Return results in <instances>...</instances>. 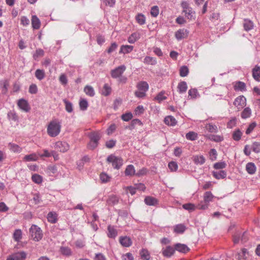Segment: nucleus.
Instances as JSON below:
<instances>
[{
    "label": "nucleus",
    "mask_w": 260,
    "mask_h": 260,
    "mask_svg": "<svg viewBox=\"0 0 260 260\" xmlns=\"http://www.w3.org/2000/svg\"><path fill=\"white\" fill-rule=\"evenodd\" d=\"M87 136L90 139V141L87 144V147L90 150H93L99 145V141L101 138V134L99 132L93 131L89 133Z\"/></svg>",
    "instance_id": "1"
},
{
    "label": "nucleus",
    "mask_w": 260,
    "mask_h": 260,
    "mask_svg": "<svg viewBox=\"0 0 260 260\" xmlns=\"http://www.w3.org/2000/svg\"><path fill=\"white\" fill-rule=\"evenodd\" d=\"M60 128V122L57 119L53 120L48 125V134L51 137H55L59 134Z\"/></svg>",
    "instance_id": "2"
},
{
    "label": "nucleus",
    "mask_w": 260,
    "mask_h": 260,
    "mask_svg": "<svg viewBox=\"0 0 260 260\" xmlns=\"http://www.w3.org/2000/svg\"><path fill=\"white\" fill-rule=\"evenodd\" d=\"M29 235L35 241H39L43 237L41 228L35 224L32 225L29 229Z\"/></svg>",
    "instance_id": "3"
},
{
    "label": "nucleus",
    "mask_w": 260,
    "mask_h": 260,
    "mask_svg": "<svg viewBox=\"0 0 260 260\" xmlns=\"http://www.w3.org/2000/svg\"><path fill=\"white\" fill-rule=\"evenodd\" d=\"M181 6L182 8L183 13H184L185 17L189 20L194 19L195 12L193 11L192 8H191L189 4L186 2L183 1L181 3Z\"/></svg>",
    "instance_id": "4"
},
{
    "label": "nucleus",
    "mask_w": 260,
    "mask_h": 260,
    "mask_svg": "<svg viewBox=\"0 0 260 260\" xmlns=\"http://www.w3.org/2000/svg\"><path fill=\"white\" fill-rule=\"evenodd\" d=\"M108 162L111 163L113 167L116 169H119L123 164V159L114 155L111 154L107 158Z\"/></svg>",
    "instance_id": "5"
},
{
    "label": "nucleus",
    "mask_w": 260,
    "mask_h": 260,
    "mask_svg": "<svg viewBox=\"0 0 260 260\" xmlns=\"http://www.w3.org/2000/svg\"><path fill=\"white\" fill-rule=\"evenodd\" d=\"M26 253L24 251H19L9 255L6 260H25Z\"/></svg>",
    "instance_id": "6"
},
{
    "label": "nucleus",
    "mask_w": 260,
    "mask_h": 260,
    "mask_svg": "<svg viewBox=\"0 0 260 260\" xmlns=\"http://www.w3.org/2000/svg\"><path fill=\"white\" fill-rule=\"evenodd\" d=\"M126 67L124 65L118 67L111 71V75L113 78H117L121 77L123 72L125 71Z\"/></svg>",
    "instance_id": "7"
},
{
    "label": "nucleus",
    "mask_w": 260,
    "mask_h": 260,
    "mask_svg": "<svg viewBox=\"0 0 260 260\" xmlns=\"http://www.w3.org/2000/svg\"><path fill=\"white\" fill-rule=\"evenodd\" d=\"M234 104L238 110L242 109L246 105V98L243 95L239 96L235 99Z\"/></svg>",
    "instance_id": "8"
},
{
    "label": "nucleus",
    "mask_w": 260,
    "mask_h": 260,
    "mask_svg": "<svg viewBox=\"0 0 260 260\" xmlns=\"http://www.w3.org/2000/svg\"><path fill=\"white\" fill-rule=\"evenodd\" d=\"M55 148L60 152H65L69 149V145L66 142L58 141L55 144Z\"/></svg>",
    "instance_id": "9"
},
{
    "label": "nucleus",
    "mask_w": 260,
    "mask_h": 260,
    "mask_svg": "<svg viewBox=\"0 0 260 260\" xmlns=\"http://www.w3.org/2000/svg\"><path fill=\"white\" fill-rule=\"evenodd\" d=\"M188 34L189 31L186 29H179L175 32V37L178 40H180L187 38Z\"/></svg>",
    "instance_id": "10"
},
{
    "label": "nucleus",
    "mask_w": 260,
    "mask_h": 260,
    "mask_svg": "<svg viewBox=\"0 0 260 260\" xmlns=\"http://www.w3.org/2000/svg\"><path fill=\"white\" fill-rule=\"evenodd\" d=\"M119 242L122 246L125 247H128L132 244L131 239L127 236L120 237L119 238Z\"/></svg>",
    "instance_id": "11"
},
{
    "label": "nucleus",
    "mask_w": 260,
    "mask_h": 260,
    "mask_svg": "<svg viewBox=\"0 0 260 260\" xmlns=\"http://www.w3.org/2000/svg\"><path fill=\"white\" fill-rule=\"evenodd\" d=\"M107 230V236L109 238L115 239L117 236V231L114 226L109 225Z\"/></svg>",
    "instance_id": "12"
},
{
    "label": "nucleus",
    "mask_w": 260,
    "mask_h": 260,
    "mask_svg": "<svg viewBox=\"0 0 260 260\" xmlns=\"http://www.w3.org/2000/svg\"><path fill=\"white\" fill-rule=\"evenodd\" d=\"M175 251V247L168 246L165 249H162V253L164 256L169 257L174 253Z\"/></svg>",
    "instance_id": "13"
},
{
    "label": "nucleus",
    "mask_w": 260,
    "mask_h": 260,
    "mask_svg": "<svg viewBox=\"0 0 260 260\" xmlns=\"http://www.w3.org/2000/svg\"><path fill=\"white\" fill-rule=\"evenodd\" d=\"M119 202V198L115 195H111L109 196L107 200V205L108 206H113L116 205Z\"/></svg>",
    "instance_id": "14"
},
{
    "label": "nucleus",
    "mask_w": 260,
    "mask_h": 260,
    "mask_svg": "<svg viewBox=\"0 0 260 260\" xmlns=\"http://www.w3.org/2000/svg\"><path fill=\"white\" fill-rule=\"evenodd\" d=\"M175 250L182 253H186L189 250V248L185 244L177 243L174 245Z\"/></svg>",
    "instance_id": "15"
},
{
    "label": "nucleus",
    "mask_w": 260,
    "mask_h": 260,
    "mask_svg": "<svg viewBox=\"0 0 260 260\" xmlns=\"http://www.w3.org/2000/svg\"><path fill=\"white\" fill-rule=\"evenodd\" d=\"M252 72L254 79L257 82H260V67L255 66L252 69Z\"/></svg>",
    "instance_id": "16"
},
{
    "label": "nucleus",
    "mask_w": 260,
    "mask_h": 260,
    "mask_svg": "<svg viewBox=\"0 0 260 260\" xmlns=\"http://www.w3.org/2000/svg\"><path fill=\"white\" fill-rule=\"evenodd\" d=\"M31 25L34 29H38L41 26V22L38 17L36 15L32 16Z\"/></svg>",
    "instance_id": "17"
},
{
    "label": "nucleus",
    "mask_w": 260,
    "mask_h": 260,
    "mask_svg": "<svg viewBox=\"0 0 260 260\" xmlns=\"http://www.w3.org/2000/svg\"><path fill=\"white\" fill-rule=\"evenodd\" d=\"M164 122L167 125L170 126H174L177 123V120L171 115L166 116L165 118Z\"/></svg>",
    "instance_id": "18"
},
{
    "label": "nucleus",
    "mask_w": 260,
    "mask_h": 260,
    "mask_svg": "<svg viewBox=\"0 0 260 260\" xmlns=\"http://www.w3.org/2000/svg\"><path fill=\"white\" fill-rule=\"evenodd\" d=\"M134 49V47L131 45H123L120 47V49L119 51V53L126 54L131 52Z\"/></svg>",
    "instance_id": "19"
},
{
    "label": "nucleus",
    "mask_w": 260,
    "mask_h": 260,
    "mask_svg": "<svg viewBox=\"0 0 260 260\" xmlns=\"http://www.w3.org/2000/svg\"><path fill=\"white\" fill-rule=\"evenodd\" d=\"M145 203L149 206H155L157 204V199L152 197L148 196L145 198Z\"/></svg>",
    "instance_id": "20"
},
{
    "label": "nucleus",
    "mask_w": 260,
    "mask_h": 260,
    "mask_svg": "<svg viewBox=\"0 0 260 260\" xmlns=\"http://www.w3.org/2000/svg\"><path fill=\"white\" fill-rule=\"evenodd\" d=\"M213 176L217 179H223L226 176V172L223 170L219 171H213L212 172Z\"/></svg>",
    "instance_id": "21"
},
{
    "label": "nucleus",
    "mask_w": 260,
    "mask_h": 260,
    "mask_svg": "<svg viewBox=\"0 0 260 260\" xmlns=\"http://www.w3.org/2000/svg\"><path fill=\"white\" fill-rule=\"evenodd\" d=\"M234 88L236 91H243L246 90V85L243 82L238 81L235 83Z\"/></svg>",
    "instance_id": "22"
},
{
    "label": "nucleus",
    "mask_w": 260,
    "mask_h": 260,
    "mask_svg": "<svg viewBox=\"0 0 260 260\" xmlns=\"http://www.w3.org/2000/svg\"><path fill=\"white\" fill-rule=\"evenodd\" d=\"M178 91L180 93H185L187 89V85L186 82L181 81L177 86Z\"/></svg>",
    "instance_id": "23"
},
{
    "label": "nucleus",
    "mask_w": 260,
    "mask_h": 260,
    "mask_svg": "<svg viewBox=\"0 0 260 260\" xmlns=\"http://www.w3.org/2000/svg\"><path fill=\"white\" fill-rule=\"evenodd\" d=\"M18 105L20 108L23 110L25 112H27L28 111L29 106L26 100L23 99L19 100Z\"/></svg>",
    "instance_id": "24"
},
{
    "label": "nucleus",
    "mask_w": 260,
    "mask_h": 260,
    "mask_svg": "<svg viewBox=\"0 0 260 260\" xmlns=\"http://www.w3.org/2000/svg\"><path fill=\"white\" fill-rule=\"evenodd\" d=\"M246 170L249 174H253L256 171V167L254 163L248 162L246 165Z\"/></svg>",
    "instance_id": "25"
},
{
    "label": "nucleus",
    "mask_w": 260,
    "mask_h": 260,
    "mask_svg": "<svg viewBox=\"0 0 260 260\" xmlns=\"http://www.w3.org/2000/svg\"><path fill=\"white\" fill-rule=\"evenodd\" d=\"M124 173L125 176H132L136 175L135 169L134 166L132 165H128L125 169Z\"/></svg>",
    "instance_id": "26"
},
{
    "label": "nucleus",
    "mask_w": 260,
    "mask_h": 260,
    "mask_svg": "<svg viewBox=\"0 0 260 260\" xmlns=\"http://www.w3.org/2000/svg\"><path fill=\"white\" fill-rule=\"evenodd\" d=\"M248 253L247 250L246 248H243L241 252H238L236 255V257L238 260H245L246 258V254Z\"/></svg>",
    "instance_id": "27"
},
{
    "label": "nucleus",
    "mask_w": 260,
    "mask_h": 260,
    "mask_svg": "<svg viewBox=\"0 0 260 260\" xmlns=\"http://www.w3.org/2000/svg\"><path fill=\"white\" fill-rule=\"evenodd\" d=\"M137 125H142V122L138 119H134L131 122L130 124L125 128L132 130L135 128Z\"/></svg>",
    "instance_id": "28"
},
{
    "label": "nucleus",
    "mask_w": 260,
    "mask_h": 260,
    "mask_svg": "<svg viewBox=\"0 0 260 260\" xmlns=\"http://www.w3.org/2000/svg\"><path fill=\"white\" fill-rule=\"evenodd\" d=\"M205 158L203 155H195L193 160L195 164L202 165L205 162Z\"/></svg>",
    "instance_id": "29"
},
{
    "label": "nucleus",
    "mask_w": 260,
    "mask_h": 260,
    "mask_svg": "<svg viewBox=\"0 0 260 260\" xmlns=\"http://www.w3.org/2000/svg\"><path fill=\"white\" fill-rule=\"evenodd\" d=\"M48 221L52 223H55L57 222V214L55 212H50L47 215Z\"/></svg>",
    "instance_id": "30"
},
{
    "label": "nucleus",
    "mask_w": 260,
    "mask_h": 260,
    "mask_svg": "<svg viewBox=\"0 0 260 260\" xmlns=\"http://www.w3.org/2000/svg\"><path fill=\"white\" fill-rule=\"evenodd\" d=\"M140 254L141 255L142 260H149L150 258V253L146 249H142L140 252Z\"/></svg>",
    "instance_id": "31"
},
{
    "label": "nucleus",
    "mask_w": 260,
    "mask_h": 260,
    "mask_svg": "<svg viewBox=\"0 0 260 260\" xmlns=\"http://www.w3.org/2000/svg\"><path fill=\"white\" fill-rule=\"evenodd\" d=\"M140 37V35L138 32L133 33L128 38L127 41L131 44L134 43Z\"/></svg>",
    "instance_id": "32"
},
{
    "label": "nucleus",
    "mask_w": 260,
    "mask_h": 260,
    "mask_svg": "<svg viewBox=\"0 0 260 260\" xmlns=\"http://www.w3.org/2000/svg\"><path fill=\"white\" fill-rule=\"evenodd\" d=\"M8 146L10 150L13 152L20 153L22 150L21 147L14 143H9Z\"/></svg>",
    "instance_id": "33"
},
{
    "label": "nucleus",
    "mask_w": 260,
    "mask_h": 260,
    "mask_svg": "<svg viewBox=\"0 0 260 260\" xmlns=\"http://www.w3.org/2000/svg\"><path fill=\"white\" fill-rule=\"evenodd\" d=\"M188 98L191 99H195L199 96V93L196 88H192L188 90Z\"/></svg>",
    "instance_id": "34"
},
{
    "label": "nucleus",
    "mask_w": 260,
    "mask_h": 260,
    "mask_svg": "<svg viewBox=\"0 0 260 260\" xmlns=\"http://www.w3.org/2000/svg\"><path fill=\"white\" fill-rule=\"evenodd\" d=\"M243 27L246 31L250 30L253 27V22L249 20L245 19L243 23Z\"/></svg>",
    "instance_id": "35"
},
{
    "label": "nucleus",
    "mask_w": 260,
    "mask_h": 260,
    "mask_svg": "<svg viewBox=\"0 0 260 260\" xmlns=\"http://www.w3.org/2000/svg\"><path fill=\"white\" fill-rule=\"evenodd\" d=\"M148 84L146 82L142 81L139 83L137 85V88L139 90L146 92L148 89Z\"/></svg>",
    "instance_id": "36"
},
{
    "label": "nucleus",
    "mask_w": 260,
    "mask_h": 260,
    "mask_svg": "<svg viewBox=\"0 0 260 260\" xmlns=\"http://www.w3.org/2000/svg\"><path fill=\"white\" fill-rule=\"evenodd\" d=\"M60 251L61 253L65 256H69L72 254L71 249L68 247H61Z\"/></svg>",
    "instance_id": "37"
},
{
    "label": "nucleus",
    "mask_w": 260,
    "mask_h": 260,
    "mask_svg": "<svg viewBox=\"0 0 260 260\" xmlns=\"http://www.w3.org/2000/svg\"><path fill=\"white\" fill-rule=\"evenodd\" d=\"M85 93L90 96H94L95 92L93 87L89 85H86L84 89Z\"/></svg>",
    "instance_id": "38"
},
{
    "label": "nucleus",
    "mask_w": 260,
    "mask_h": 260,
    "mask_svg": "<svg viewBox=\"0 0 260 260\" xmlns=\"http://www.w3.org/2000/svg\"><path fill=\"white\" fill-rule=\"evenodd\" d=\"M186 229V227L182 224H179L175 226L174 231L175 233L178 234L183 233Z\"/></svg>",
    "instance_id": "39"
},
{
    "label": "nucleus",
    "mask_w": 260,
    "mask_h": 260,
    "mask_svg": "<svg viewBox=\"0 0 260 260\" xmlns=\"http://www.w3.org/2000/svg\"><path fill=\"white\" fill-rule=\"evenodd\" d=\"M35 74L36 77L39 80H42L45 76V71L40 69H37L36 71Z\"/></svg>",
    "instance_id": "40"
},
{
    "label": "nucleus",
    "mask_w": 260,
    "mask_h": 260,
    "mask_svg": "<svg viewBox=\"0 0 260 260\" xmlns=\"http://www.w3.org/2000/svg\"><path fill=\"white\" fill-rule=\"evenodd\" d=\"M214 196L210 191H206L204 195V201L206 203H209L212 201Z\"/></svg>",
    "instance_id": "41"
},
{
    "label": "nucleus",
    "mask_w": 260,
    "mask_h": 260,
    "mask_svg": "<svg viewBox=\"0 0 260 260\" xmlns=\"http://www.w3.org/2000/svg\"><path fill=\"white\" fill-rule=\"evenodd\" d=\"M136 19L137 22L140 24V25H143L146 22V18L145 16L142 14H138L136 16Z\"/></svg>",
    "instance_id": "42"
},
{
    "label": "nucleus",
    "mask_w": 260,
    "mask_h": 260,
    "mask_svg": "<svg viewBox=\"0 0 260 260\" xmlns=\"http://www.w3.org/2000/svg\"><path fill=\"white\" fill-rule=\"evenodd\" d=\"M185 137L188 140L194 141L197 139L198 134L194 132H189L186 134Z\"/></svg>",
    "instance_id": "43"
},
{
    "label": "nucleus",
    "mask_w": 260,
    "mask_h": 260,
    "mask_svg": "<svg viewBox=\"0 0 260 260\" xmlns=\"http://www.w3.org/2000/svg\"><path fill=\"white\" fill-rule=\"evenodd\" d=\"M188 73V68L185 66H182L179 70V74L181 77H184L187 76Z\"/></svg>",
    "instance_id": "44"
},
{
    "label": "nucleus",
    "mask_w": 260,
    "mask_h": 260,
    "mask_svg": "<svg viewBox=\"0 0 260 260\" xmlns=\"http://www.w3.org/2000/svg\"><path fill=\"white\" fill-rule=\"evenodd\" d=\"M205 128L210 133H217L218 132L217 126L211 123L207 124L205 126Z\"/></svg>",
    "instance_id": "45"
},
{
    "label": "nucleus",
    "mask_w": 260,
    "mask_h": 260,
    "mask_svg": "<svg viewBox=\"0 0 260 260\" xmlns=\"http://www.w3.org/2000/svg\"><path fill=\"white\" fill-rule=\"evenodd\" d=\"M111 88L108 84L104 85L103 89L102 91V94L105 96H107L111 93Z\"/></svg>",
    "instance_id": "46"
},
{
    "label": "nucleus",
    "mask_w": 260,
    "mask_h": 260,
    "mask_svg": "<svg viewBox=\"0 0 260 260\" xmlns=\"http://www.w3.org/2000/svg\"><path fill=\"white\" fill-rule=\"evenodd\" d=\"M13 238L15 241L18 242L22 238V232L20 230H16L13 234Z\"/></svg>",
    "instance_id": "47"
},
{
    "label": "nucleus",
    "mask_w": 260,
    "mask_h": 260,
    "mask_svg": "<svg viewBox=\"0 0 260 260\" xmlns=\"http://www.w3.org/2000/svg\"><path fill=\"white\" fill-rule=\"evenodd\" d=\"M38 156L35 153H32L29 155H25L23 159L26 161H36L38 159Z\"/></svg>",
    "instance_id": "48"
},
{
    "label": "nucleus",
    "mask_w": 260,
    "mask_h": 260,
    "mask_svg": "<svg viewBox=\"0 0 260 260\" xmlns=\"http://www.w3.org/2000/svg\"><path fill=\"white\" fill-rule=\"evenodd\" d=\"M208 138L210 140L216 142H221L223 140V137L219 135H210Z\"/></svg>",
    "instance_id": "49"
},
{
    "label": "nucleus",
    "mask_w": 260,
    "mask_h": 260,
    "mask_svg": "<svg viewBox=\"0 0 260 260\" xmlns=\"http://www.w3.org/2000/svg\"><path fill=\"white\" fill-rule=\"evenodd\" d=\"M165 91H161L159 92L155 98V100L158 101L159 103L167 99V96L165 95Z\"/></svg>",
    "instance_id": "50"
},
{
    "label": "nucleus",
    "mask_w": 260,
    "mask_h": 260,
    "mask_svg": "<svg viewBox=\"0 0 260 260\" xmlns=\"http://www.w3.org/2000/svg\"><path fill=\"white\" fill-rule=\"evenodd\" d=\"M144 62L146 64H150L151 65H154L156 63V59L150 56H146L144 59Z\"/></svg>",
    "instance_id": "51"
},
{
    "label": "nucleus",
    "mask_w": 260,
    "mask_h": 260,
    "mask_svg": "<svg viewBox=\"0 0 260 260\" xmlns=\"http://www.w3.org/2000/svg\"><path fill=\"white\" fill-rule=\"evenodd\" d=\"M31 179L33 182L37 184H40L42 182V177L38 174H34L31 177Z\"/></svg>",
    "instance_id": "52"
},
{
    "label": "nucleus",
    "mask_w": 260,
    "mask_h": 260,
    "mask_svg": "<svg viewBox=\"0 0 260 260\" xmlns=\"http://www.w3.org/2000/svg\"><path fill=\"white\" fill-rule=\"evenodd\" d=\"M44 55V51L41 49H38L36 50L33 55L34 59L37 60L39 57H42Z\"/></svg>",
    "instance_id": "53"
},
{
    "label": "nucleus",
    "mask_w": 260,
    "mask_h": 260,
    "mask_svg": "<svg viewBox=\"0 0 260 260\" xmlns=\"http://www.w3.org/2000/svg\"><path fill=\"white\" fill-rule=\"evenodd\" d=\"M242 136V133L238 129L235 131L233 134V138L235 141H239Z\"/></svg>",
    "instance_id": "54"
},
{
    "label": "nucleus",
    "mask_w": 260,
    "mask_h": 260,
    "mask_svg": "<svg viewBox=\"0 0 260 260\" xmlns=\"http://www.w3.org/2000/svg\"><path fill=\"white\" fill-rule=\"evenodd\" d=\"M159 11L158 7L156 6H154L151 8L150 14L152 16L154 17H156L159 14Z\"/></svg>",
    "instance_id": "55"
},
{
    "label": "nucleus",
    "mask_w": 260,
    "mask_h": 260,
    "mask_svg": "<svg viewBox=\"0 0 260 260\" xmlns=\"http://www.w3.org/2000/svg\"><path fill=\"white\" fill-rule=\"evenodd\" d=\"M79 106L81 110H86L88 107L87 101L85 99H81L79 102Z\"/></svg>",
    "instance_id": "56"
},
{
    "label": "nucleus",
    "mask_w": 260,
    "mask_h": 260,
    "mask_svg": "<svg viewBox=\"0 0 260 260\" xmlns=\"http://www.w3.org/2000/svg\"><path fill=\"white\" fill-rule=\"evenodd\" d=\"M217 151L215 149L213 148L210 150L209 156H210V158L211 160H216L217 158Z\"/></svg>",
    "instance_id": "57"
},
{
    "label": "nucleus",
    "mask_w": 260,
    "mask_h": 260,
    "mask_svg": "<svg viewBox=\"0 0 260 260\" xmlns=\"http://www.w3.org/2000/svg\"><path fill=\"white\" fill-rule=\"evenodd\" d=\"M168 167L171 171H176L178 169V165L175 161H171L169 163Z\"/></svg>",
    "instance_id": "58"
},
{
    "label": "nucleus",
    "mask_w": 260,
    "mask_h": 260,
    "mask_svg": "<svg viewBox=\"0 0 260 260\" xmlns=\"http://www.w3.org/2000/svg\"><path fill=\"white\" fill-rule=\"evenodd\" d=\"M20 24L23 26H28L29 24V20L26 16H22L20 18Z\"/></svg>",
    "instance_id": "59"
},
{
    "label": "nucleus",
    "mask_w": 260,
    "mask_h": 260,
    "mask_svg": "<svg viewBox=\"0 0 260 260\" xmlns=\"http://www.w3.org/2000/svg\"><path fill=\"white\" fill-rule=\"evenodd\" d=\"M100 179L102 182L106 183L110 181V177L107 174L103 173L100 175Z\"/></svg>",
    "instance_id": "60"
},
{
    "label": "nucleus",
    "mask_w": 260,
    "mask_h": 260,
    "mask_svg": "<svg viewBox=\"0 0 260 260\" xmlns=\"http://www.w3.org/2000/svg\"><path fill=\"white\" fill-rule=\"evenodd\" d=\"M182 207L188 211H193L195 209V206L191 203H187L183 205Z\"/></svg>",
    "instance_id": "61"
},
{
    "label": "nucleus",
    "mask_w": 260,
    "mask_h": 260,
    "mask_svg": "<svg viewBox=\"0 0 260 260\" xmlns=\"http://www.w3.org/2000/svg\"><path fill=\"white\" fill-rule=\"evenodd\" d=\"M252 149L253 151L255 153H258L260 152V143L254 142L253 143L252 146Z\"/></svg>",
    "instance_id": "62"
},
{
    "label": "nucleus",
    "mask_w": 260,
    "mask_h": 260,
    "mask_svg": "<svg viewBox=\"0 0 260 260\" xmlns=\"http://www.w3.org/2000/svg\"><path fill=\"white\" fill-rule=\"evenodd\" d=\"M226 167V164L224 161L218 162L214 165V168L215 169H221L225 168Z\"/></svg>",
    "instance_id": "63"
},
{
    "label": "nucleus",
    "mask_w": 260,
    "mask_h": 260,
    "mask_svg": "<svg viewBox=\"0 0 260 260\" xmlns=\"http://www.w3.org/2000/svg\"><path fill=\"white\" fill-rule=\"evenodd\" d=\"M116 142L115 140H110L106 142V146L108 148H112L115 146Z\"/></svg>",
    "instance_id": "64"
}]
</instances>
